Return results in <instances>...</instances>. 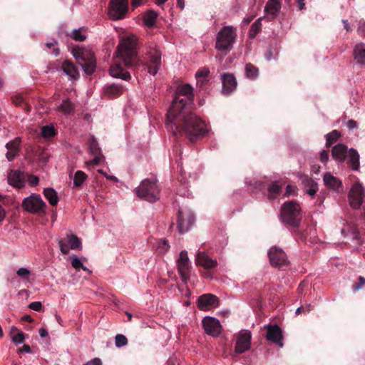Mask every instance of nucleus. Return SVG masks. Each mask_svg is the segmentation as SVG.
I'll return each mask as SVG.
<instances>
[{"label": "nucleus", "mask_w": 365, "mask_h": 365, "mask_svg": "<svg viewBox=\"0 0 365 365\" xmlns=\"http://www.w3.org/2000/svg\"><path fill=\"white\" fill-rule=\"evenodd\" d=\"M341 232L344 237L350 236L352 240H357L359 238V232L355 225L352 222L346 223L341 229Z\"/></svg>", "instance_id": "31"}, {"label": "nucleus", "mask_w": 365, "mask_h": 365, "mask_svg": "<svg viewBox=\"0 0 365 365\" xmlns=\"http://www.w3.org/2000/svg\"><path fill=\"white\" fill-rule=\"evenodd\" d=\"M195 216L190 210L180 209L178 211V228L180 233L187 232L195 222Z\"/></svg>", "instance_id": "12"}, {"label": "nucleus", "mask_w": 365, "mask_h": 365, "mask_svg": "<svg viewBox=\"0 0 365 365\" xmlns=\"http://www.w3.org/2000/svg\"><path fill=\"white\" fill-rule=\"evenodd\" d=\"M192 90L188 83L178 87L167 113V120L174 133H182L194 143L202 138L208 132V128L205 123L192 111Z\"/></svg>", "instance_id": "1"}, {"label": "nucleus", "mask_w": 365, "mask_h": 365, "mask_svg": "<svg viewBox=\"0 0 365 365\" xmlns=\"http://www.w3.org/2000/svg\"><path fill=\"white\" fill-rule=\"evenodd\" d=\"M83 365H102V361L99 358H95Z\"/></svg>", "instance_id": "59"}, {"label": "nucleus", "mask_w": 365, "mask_h": 365, "mask_svg": "<svg viewBox=\"0 0 365 365\" xmlns=\"http://www.w3.org/2000/svg\"><path fill=\"white\" fill-rule=\"evenodd\" d=\"M195 263L205 269H211L217 266L216 259L210 258L205 252H200L197 254Z\"/></svg>", "instance_id": "18"}, {"label": "nucleus", "mask_w": 365, "mask_h": 365, "mask_svg": "<svg viewBox=\"0 0 365 365\" xmlns=\"http://www.w3.org/2000/svg\"><path fill=\"white\" fill-rule=\"evenodd\" d=\"M268 256L272 265L282 267L287 264V258L284 251L277 247H272L268 252Z\"/></svg>", "instance_id": "14"}, {"label": "nucleus", "mask_w": 365, "mask_h": 365, "mask_svg": "<svg viewBox=\"0 0 365 365\" xmlns=\"http://www.w3.org/2000/svg\"><path fill=\"white\" fill-rule=\"evenodd\" d=\"M94 155V158L92 159L91 160L87 162V165H99L104 159V156L103 154H100V155Z\"/></svg>", "instance_id": "49"}, {"label": "nucleus", "mask_w": 365, "mask_h": 365, "mask_svg": "<svg viewBox=\"0 0 365 365\" xmlns=\"http://www.w3.org/2000/svg\"><path fill=\"white\" fill-rule=\"evenodd\" d=\"M87 176L83 171H77L74 175L73 178V184L76 187H80L85 180L86 179Z\"/></svg>", "instance_id": "41"}, {"label": "nucleus", "mask_w": 365, "mask_h": 365, "mask_svg": "<svg viewBox=\"0 0 365 365\" xmlns=\"http://www.w3.org/2000/svg\"><path fill=\"white\" fill-rule=\"evenodd\" d=\"M142 3H143V0H131V4L135 8L141 5Z\"/></svg>", "instance_id": "64"}, {"label": "nucleus", "mask_w": 365, "mask_h": 365, "mask_svg": "<svg viewBox=\"0 0 365 365\" xmlns=\"http://www.w3.org/2000/svg\"><path fill=\"white\" fill-rule=\"evenodd\" d=\"M310 311V309L309 308H307V309H305V308L303 307V306H301L299 307H298L295 312V314H299L300 313H302V312H309Z\"/></svg>", "instance_id": "62"}, {"label": "nucleus", "mask_w": 365, "mask_h": 365, "mask_svg": "<svg viewBox=\"0 0 365 365\" xmlns=\"http://www.w3.org/2000/svg\"><path fill=\"white\" fill-rule=\"evenodd\" d=\"M148 73L155 76L161 64V53L155 46H149L145 53L144 58Z\"/></svg>", "instance_id": "7"}, {"label": "nucleus", "mask_w": 365, "mask_h": 365, "mask_svg": "<svg viewBox=\"0 0 365 365\" xmlns=\"http://www.w3.org/2000/svg\"><path fill=\"white\" fill-rule=\"evenodd\" d=\"M29 307L34 311H40L42 307V304L40 302H34L29 304Z\"/></svg>", "instance_id": "56"}, {"label": "nucleus", "mask_w": 365, "mask_h": 365, "mask_svg": "<svg viewBox=\"0 0 365 365\" xmlns=\"http://www.w3.org/2000/svg\"><path fill=\"white\" fill-rule=\"evenodd\" d=\"M18 351L19 352H25V353H31V349L29 345L28 344H24L22 347L19 348L18 349Z\"/></svg>", "instance_id": "60"}, {"label": "nucleus", "mask_w": 365, "mask_h": 365, "mask_svg": "<svg viewBox=\"0 0 365 365\" xmlns=\"http://www.w3.org/2000/svg\"><path fill=\"white\" fill-rule=\"evenodd\" d=\"M44 197L51 205H56L58 202L57 192L53 188H45L43 190Z\"/></svg>", "instance_id": "32"}, {"label": "nucleus", "mask_w": 365, "mask_h": 365, "mask_svg": "<svg viewBox=\"0 0 365 365\" xmlns=\"http://www.w3.org/2000/svg\"><path fill=\"white\" fill-rule=\"evenodd\" d=\"M158 13L153 10H149L143 16V23L148 27H152L155 24Z\"/></svg>", "instance_id": "33"}, {"label": "nucleus", "mask_w": 365, "mask_h": 365, "mask_svg": "<svg viewBox=\"0 0 365 365\" xmlns=\"http://www.w3.org/2000/svg\"><path fill=\"white\" fill-rule=\"evenodd\" d=\"M123 86L116 84L108 86L106 88V93L110 97H116L122 93Z\"/></svg>", "instance_id": "36"}, {"label": "nucleus", "mask_w": 365, "mask_h": 365, "mask_svg": "<svg viewBox=\"0 0 365 365\" xmlns=\"http://www.w3.org/2000/svg\"><path fill=\"white\" fill-rule=\"evenodd\" d=\"M128 10V0H110L109 16L111 19L115 21L123 19Z\"/></svg>", "instance_id": "11"}, {"label": "nucleus", "mask_w": 365, "mask_h": 365, "mask_svg": "<svg viewBox=\"0 0 365 365\" xmlns=\"http://www.w3.org/2000/svg\"><path fill=\"white\" fill-rule=\"evenodd\" d=\"M134 191L138 197L148 202H155L159 200L160 189L155 178L142 180Z\"/></svg>", "instance_id": "4"}, {"label": "nucleus", "mask_w": 365, "mask_h": 365, "mask_svg": "<svg viewBox=\"0 0 365 365\" xmlns=\"http://www.w3.org/2000/svg\"><path fill=\"white\" fill-rule=\"evenodd\" d=\"M348 165L353 170L359 168V155L355 149H350L348 155Z\"/></svg>", "instance_id": "30"}, {"label": "nucleus", "mask_w": 365, "mask_h": 365, "mask_svg": "<svg viewBox=\"0 0 365 365\" xmlns=\"http://www.w3.org/2000/svg\"><path fill=\"white\" fill-rule=\"evenodd\" d=\"M357 123L354 120H349L346 126L349 130H353L356 128Z\"/></svg>", "instance_id": "61"}, {"label": "nucleus", "mask_w": 365, "mask_h": 365, "mask_svg": "<svg viewBox=\"0 0 365 365\" xmlns=\"http://www.w3.org/2000/svg\"><path fill=\"white\" fill-rule=\"evenodd\" d=\"M46 206V203L40 195L36 194H31L30 196L25 197L22 202V207L26 211L33 213L43 212Z\"/></svg>", "instance_id": "9"}, {"label": "nucleus", "mask_w": 365, "mask_h": 365, "mask_svg": "<svg viewBox=\"0 0 365 365\" xmlns=\"http://www.w3.org/2000/svg\"><path fill=\"white\" fill-rule=\"evenodd\" d=\"M365 285V278L364 277H359V282L357 284H354L353 286L354 290H359L364 287Z\"/></svg>", "instance_id": "53"}, {"label": "nucleus", "mask_w": 365, "mask_h": 365, "mask_svg": "<svg viewBox=\"0 0 365 365\" xmlns=\"http://www.w3.org/2000/svg\"><path fill=\"white\" fill-rule=\"evenodd\" d=\"M332 157L339 163H343L347 156V147L344 144H338L332 148Z\"/></svg>", "instance_id": "25"}, {"label": "nucleus", "mask_w": 365, "mask_h": 365, "mask_svg": "<svg viewBox=\"0 0 365 365\" xmlns=\"http://www.w3.org/2000/svg\"><path fill=\"white\" fill-rule=\"evenodd\" d=\"M237 36V30L232 26H223L216 36L215 48L227 55L232 49Z\"/></svg>", "instance_id": "3"}, {"label": "nucleus", "mask_w": 365, "mask_h": 365, "mask_svg": "<svg viewBox=\"0 0 365 365\" xmlns=\"http://www.w3.org/2000/svg\"><path fill=\"white\" fill-rule=\"evenodd\" d=\"M117 347H122L128 344L127 338L123 334H117L115 340Z\"/></svg>", "instance_id": "47"}, {"label": "nucleus", "mask_w": 365, "mask_h": 365, "mask_svg": "<svg viewBox=\"0 0 365 365\" xmlns=\"http://www.w3.org/2000/svg\"><path fill=\"white\" fill-rule=\"evenodd\" d=\"M75 105L69 98H66L62 101L61 103L58 106L57 110L64 115H71L75 111Z\"/></svg>", "instance_id": "29"}, {"label": "nucleus", "mask_w": 365, "mask_h": 365, "mask_svg": "<svg viewBox=\"0 0 365 365\" xmlns=\"http://www.w3.org/2000/svg\"><path fill=\"white\" fill-rule=\"evenodd\" d=\"M222 81V93L229 95L237 87V81L232 74L224 73L221 76Z\"/></svg>", "instance_id": "21"}, {"label": "nucleus", "mask_w": 365, "mask_h": 365, "mask_svg": "<svg viewBox=\"0 0 365 365\" xmlns=\"http://www.w3.org/2000/svg\"><path fill=\"white\" fill-rule=\"evenodd\" d=\"M70 258L71 259V264L73 267L75 268L77 271L80 270L83 264L81 259L75 255L71 256Z\"/></svg>", "instance_id": "51"}, {"label": "nucleus", "mask_w": 365, "mask_h": 365, "mask_svg": "<svg viewBox=\"0 0 365 365\" xmlns=\"http://www.w3.org/2000/svg\"><path fill=\"white\" fill-rule=\"evenodd\" d=\"M68 242L69 244L70 250H79L82 249V244L80 239L74 235H68L67 236Z\"/></svg>", "instance_id": "35"}, {"label": "nucleus", "mask_w": 365, "mask_h": 365, "mask_svg": "<svg viewBox=\"0 0 365 365\" xmlns=\"http://www.w3.org/2000/svg\"><path fill=\"white\" fill-rule=\"evenodd\" d=\"M297 187L293 185H288L286 187L285 195L290 196L296 195Z\"/></svg>", "instance_id": "54"}, {"label": "nucleus", "mask_w": 365, "mask_h": 365, "mask_svg": "<svg viewBox=\"0 0 365 365\" xmlns=\"http://www.w3.org/2000/svg\"><path fill=\"white\" fill-rule=\"evenodd\" d=\"M21 144V139L16 138L13 140L9 141L6 143V148L8 150L6 157L9 161L13 160L17 155L19 151V147Z\"/></svg>", "instance_id": "22"}, {"label": "nucleus", "mask_w": 365, "mask_h": 365, "mask_svg": "<svg viewBox=\"0 0 365 365\" xmlns=\"http://www.w3.org/2000/svg\"><path fill=\"white\" fill-rule=\"evenodd\" d=\"M13 103L17 106H23L26 105L24 98L20 96H15L13 98Z\"/></svg>", "instance_id": "55"}, {"label": "nucleus", "mask_w": 365, "mask_h": 365, "mask_svg": "<svg viewBox=\"0 0 365 365\" xmlns=\"http://www.w3.org/2000/svg\"><path fill=\"white\" fill-rule=\"evenodd\" d=\"M267 329V333L266 337L267 340L278 344L280 347H282V332L279 327L277 325H269Z\"/></svg>", "instance_id": "17"}, {"label": "nucleus", "mask_w": 365, "mask_h": 365, "mask_svg": "<svg viewBox=\"0 0 365 365\" xmlns=\"http://www.w3.org/2000/svg\"><path fill=\"white\" fill-rule=\"evenodd\" d=\"M58 243L61 252L63 255L68 254L70 248H69V244L68 242V240H66L65 239H60V240H58Z\"/></svg>", "instance_id": "46"}, {"label": "nucleus", "mask_w": 365, "mask_h": 365, "mask_svg": "<svg viewBox=\"0 0 365 365\" xmlns=\"http://www.w3.org/2000/svg\"><path fill=\"white\" fill-rule=\"evenodd\" d=\"M190 260L186 250H182L180 253L178 259V269L180 274L181 279L186 282L189 279Z\"/></svg>", "instance_id": "15"}, {"label": "nucleus", "mask_w": 365, "mask_h": 365, "mask_svg": "<svg viewBox=\"0 0 365 365\" xmlns=\"http://www.w3.org/2000/svg\"><path fill=\"white\" fill-rule=\"evenodd\" d=\"M39 335L41 337L44 338L48 335V333L46 329L41 328L39 329Z\"/></svg>", "instance_id": "63"}, {"label": "nucleus", "mask_w": 365, "mask_h": 365, "mask_svg": "<svg viewBox=\"0 0 365 365\" xmlns=\"http://www.w3.org/2000/svg\"><path fill=\"white\" fill-rule=\"evenodd\" d=\"M38 182H39V180H38V178L37 176H34V175L29 176V183L31 186L37 185Z\"/></svg>", "instance_id": "57"}, {"label": "nucleus", "mask_w": 365, "mask_h": 365, "mask_svg": "<svg viewBox=\"0 0 365 365\" xmlns=\"http://www.w3.org/2000/svg\"><path fill=\"white\" fill-rule=\"evenodd\" d=\"M281 215L283 222L297 227L301 220V208L293 201L287 202L282 206Z\"/></svg>", "instance_id": "5"}, {"label": "nucleus", "mask_w": 365, "mask_h": 365, "mask_svg": "<svg viewBox=\"0 0 365 365\" xmlns=\"http://www.w3.org/2000/svg\"><path fill=\"white\" fill-rule=\"evenodd\" d=\"M8 182L15 187H22L24 186L23 174L17 170H11L8 175Z\"/></svg>", "instance_id": "24"}, {"label": "nucleus", "mask_w": 365, "mask_h": 365, "mask_svg": "<svg viewBox=\"0 0 365 365\" xmlns=\"http://www.w3.org/2000/svg\"><path fill=\"white\" fill-rule=\"evenodd\" d=\"M109 72L110 76L114 78H121L125 81L130 78V73L124 70L120 63L117 61L110 66Z\"/></svg>", "instance_id": "23"}, {"label": "nucleus", "mask_w": 365, "mask_h": 365, "mask_svg": "<svg viewBox=\"0 0 365 365\" xmlns=\"http://www.w3.org/2000/svg\"><path fill=\"white\" fill-rule=\"evenodd\" d=\"M329 152L327 150H322L320 154V160L322 163H327L329 160Z\"/></svg>", "instance_id": "58"}, {"label": "nucleus", "mask_w": 365, "mask_h": 365, "mask_svg": "<svg viewBox=\"0 0 365 365\" xmlns=\"http://www.w3.org/2000/svg\"><path fill=\"white\" fill-rule=\"evenodd\" d=\"M63 71L70 78L76 79L78 77V71L76 66L70 61L66 60L62 63Z\"/></svg>", "instance_id": "28"}, {"label": "nucleus", "mask_w": 365, "mask_h": 365, "mask_svg": "<svg viewBox=\"0 0 365 365\" xmlns=\"http://www.w3.org/2000/svg\"><path fill=\"white\" fill-rule=\"evenodd\" d=\"M170 248V245L165 240H160L158 242L157 250L160 254H165Z\"/></svg>", "instance_id": "45"}, {"label": "nucleus", "mask_w": 365, "mask_h": 365, "mask_svg": "<svg viewBox=\"0 0 365 365\" xmlns=\"http://www.w3.org/2000/svg\"><path fill=\"white\" fill-rule=\"evenodd\" d=\"M11 341L16 345L22 344L25 341V336L22 331L13 327L11 330Z\"/></svg>", "instance_id": "34"}, {"label": "nucleus", "mask_w": 365, "mask_h": 365, "mask_svg": "<svg viewBox=\"0 0 365 365\" xmlns=\"http://www.w3.org/2000/svg\"><path fill=\"white\" fill-rule=\"evenodd\" d=\"M89 150L93 155L102 154L97 141L93 138H91L89 140Z\"/></svg>", "instance_id": "42"}, {"label": "nucleus", "mask_w": 365, "mask_h": 365, "mask_svg": "<svg viewBox=\"0 0 365 365\" xmlns=\"http://www.w3.org/2000/svg\"><path fill=\"white\" fill-rule=\"evenodd\" d=\"M56 131L52 125H45L41 128V135L44 138H51L55 135Z\"/></svg>", "instance_id": "43"}, {"label": "nucleus", "mask_w": 365, "mask_h": 365, "mask_svg": "<svg viewBox=\"0 0 365 365\" xmlns=\"http://www.w3.org/2000/svg\"><path fill=\"white\" fill-rule=\"evenodd\" d=\"M202 327L205 333L213 337L220 335L222 331V327L220 321L212 317H205L202 320Z\"/></svg>", "instance_id": "13"}, {"label": "nucleus", "mask_w": 365, "mask_h": 365, "mask_svg": "<svg viewBox=\"0 0 365 365\" xmlns=\"http://www.w3.org/2000/svg\"><path fill=\"white\" fill-rule=\"evenodd\" d=\"M75 58L87 75H91L96 68V59L93 53L88 48L79 49L75 54Z\"/></svg>", "instance_id": "6"}, {"label": "nucleus", "mask_w": 365, "mask_h": 365, "mask_svg": "<svg viewBox=\"0 0 365 365\" xmlns=\"http://www.w3.org/2000/svg\"><path fill=\"white\" fill-rule=\"evenodd\" d=\"M136 46L137 37L135 35L123 38L119 42L116 57L128 67H133L138 63Z\"/></svg>", "instance_id": "2"}, {"label": "nucleus", "mask_w": 365, "mask_h": 365, "mask_svg": "<svg viewBox=\"0 0 365 365\" xmlns=\"http://www.w3.org/2000/svg\"><path fill=\"white\" fill-rule=\"evenodd\" d=\"M350 206L353 209H359L365 199V190L361 183L354 184L348 195Z\"/></svg>", "instance_id": "10"}, {"label": "nucleus", "mask_w": 365, "mask_h": 365, "mask_svg": "<svg viewBox=\"0 0 365 365\" xmlns=\"http://www.w3.org/2000/svg\"><path fill=\"white\" fill-rule=\"evenodd\" d=\"M353 55L358 64L365 65V43H356L353 51Z\"/></svg>", "instance_id": "27"}, {"label": "nucleus", "mask_w": 365, "mask_h": 365, "mask_svg": "<svg viewBox=\"0 0 365 365\" xmlns=\"http://www.w3.org/2000/svg\"><path fill=\"white\" fill-rule=\"evenodd\" d=\"M264 17H260L257 19L251 26L250 29V38H255L257 34L260 31L262 28V19Z\"/></svg>", "instance_id": "38"}, {"label": "nucleus", "mask_w": 365, "mask_h": 365, "mask_svg": "<svg viewBox=\"0 0 365 365\" xmlns=\"http://www.w3.org/2000/svg\"><path fill=\"white\" fill-rule=\"evenodd\" d=\"M18 276L24 279H28L30 276V270L25 267L19 268L16 272Z\"/></svg>", "instance_id": "50"}, {"label": "nucleus", "mask_w": 365, "mask_h": 365, "mask_svg": "<svg viewBox=\"0 0 365 365\" xmlns=\"http://www.w3.org/2000/svg\"><path fill=\"white\" fill-rule=\"evenodd\" d=\"M197 306L201 310H207L219 306V299L212 294H205L197 299Z\"/></svg>", "instance_id": "16"}, {"label": "nucleus", "mask_w": 365, "mask_h": 365, "mask_svg": "<svg viewBox=\"0 0 365 365\" xmlns=\"http://www.w3.org/2000/svg\"><path fill=\"white\" fill-rule=\"evenodd\" d=\"M235 341V353L241 354L250 349L252 334L250 330L242 329L234 336Z\"/></svg>", "instance_id": "8"}, {"label": "nucleus", "mask_w": 365, "mask_h": 365, "mask_svg": "<svg viewBox=\"0 0 365 365\" xmlns=\"http://www.w3.org/2000/svg\"><path fill=\"white\" fill-rule=\"evenodd\" d=\"M245 73L247 78H255L258 76V69L251 63L245 66Z\"/></svg>", "instance_id": "40"}, {"label": "nucleus", "mask_w": 365, "mask_h": 365, "mask_svg": "<svg viewBox=\"0 0 365 365\" xmlns=\"http://www.w3.org/2000/svg\"><path fill=\"white\" fill-rule=\"evenodd\" d=\"M339 137L340 133L336 130H334L331 133L327 134L325 135L327 146H330L331 145H332L339 139Z\"/></svg>", "instance_id": "39"}, {"label": "nucleus", "mask_w": 365, "mask_h": 365, "mask_svg": "<svg viewBox=\"0 0 365 365\" xmlns=\"http://www.w3.org/2000/svg\"><path fill=\"white\" fill-rule=\"evenodd\" d=\"M68 36H70L73 40L78 41H83L86 38L83 27L73 29L70 34H68Z\"/></svg>", "instance_id": "37"}, {"label": "nucleus", "mask_w": 365, "mask_h": 365, "mask_svg": "<svg viewBox=\"0 0 365 365\" xmlns=\"http://www.w3.org/2000/svg\"><path fill=\"white\" fill-rule=\"evenodd\" d=\"M300 180L305 192L312 197L314 196L318 191L317 182L305 175H300Z\"/></svg>", "instance_id": "19"}, {"label": "nucleus", "mask_w": 365, "mask_h": 365, "mask_svg": "<svg viewBox=\"0 0 365 365\" xmlns=\"http://www.w3.org/2000/svg\"><path fill=\"white\" fill-rule=\"evenodd\" d=\"M281 187L278 185L277 182H274L269 185L268 187V191L269 195H274L278 194L280 191Z\"/></svg>", "instance_id": "48"}, {"label": "nucleus", "mask_w": 365, "mask_h": 365, "mask_svg": "<svg viewBox=\"0 0 365 365\" xmlns=\"http://www.w3.org/2000/svg\"><path fill=\"white\" fill-rule=\"evenodd\" d=\"M209 73L210 71L207 68H203L196 72L195 77L197 79L205 78L208 76Z\"/></svg>", "instance_id": "52"}, {"label": "nucleus", "mask_w": 365, "mask_h": 365, "mask_svg": "<svg viewBox=\"0 0 365 365\" xmlns=\"http://www.w3.org/2000/svg\"><path fill=\"white\" fill-rule=\"evenodd\" d=\"M57 41L55 40H53L51 42L46 43V46L51 51H47V52L51 53L54 56H57L59 54V48L57 47Z\"/></svg>", "instance_id": "44"}, {"label": "nucleus", "mask_w": 365, "mask_h": 365, "mask_svg": "<svg viewBox=\"0 0 365 365\" xmlns=\"http://www.w3.org/2000/svg\"><path fill=\"white\" fill-rule=\"evenodd\" d=\"M323 181L326 187L336 192L343 190L341 181L330 173H326L323 176Z\"/></svg>", "instance_id": "20"}, {"label": "nucleus", "mask_w": 365, "mask_h": 365, "mask_svg": "<svg viewBox=\"0 0 365 365\" xmlns=\"http://www.w3.org/2000/svg\"><path fill=\"white\" fill-rule=\"evenodd\" d=\"M281 9V4L279 0H268L264 7V12L274 19Z\"/></svg>", "instance_id": "26"}]
</instances>
